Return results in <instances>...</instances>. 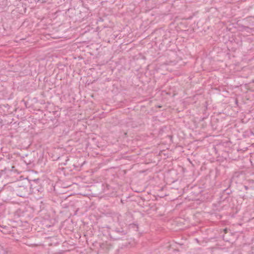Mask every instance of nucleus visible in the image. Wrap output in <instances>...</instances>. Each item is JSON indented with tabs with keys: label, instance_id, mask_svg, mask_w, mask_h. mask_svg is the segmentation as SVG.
Wrapping results in <instances>:
<instances>
[{
	"label": "nucleus",
	"instance_id": "9d476101",
	"mask_svg": "<svg viewBox=\"0 0 254 254\" xmlns=\"http://www.w3.org/2000/svg\"><path fill=\"white\" fill-rule=\"evenodd\" d=\"M22 159V161L27 165H29L31 163V161L30 160H29L28 161H27V160H25L23 159Z\"/></svg>",
	"mask_w": 254,
	"mask_h": 254
},
{
	"label": "nucleus",
	"instance_id": "f03ea898",
	"mask_svg": "<svg viewBox=\"0 0 254 254\" xmlns=\"http://www.w3.org/2000/svg\"><path fill=\"white\" fill-rule=\"evenodd\" d=\"M127 234V229L123 226L116 227L110 233V238L113 240H119L124 238Z\"/></svg>",
	"mask_w": 254,
	"mask_h": 254
},
{
	"label": "nucleus",
	"instance_id": "f8f14e48",
	"mask_svg": "<svg viewBox=\"0 0 254 254\" xmlns=\"http://www.w3.org/2000/svg\"><path fill=\"white\" fill-rule=\"evenodd\" d=\"M33 189H35L36 190H37L38 191H40L39 189L38 188H37V187L36 186H34V187L33 188Z\"/></svg>",
	"mask_w": 254,
	"mask_h": 254
},
{
	"label": "nucleus",
	"instance_id": "6e6552de",
	"mask_svg": "<svg viewBox=\"0 0 254 254\" xmlns=\"http://www.w3.org/2000/svg\"><path fill=\"white\" fill-rule=\"evenodd\" d=\"M12 188L10 186H7L5 188L2 190H1L2 192L5 193L8 191H12Z\"/></svg>",
	"mask_w": 254,
	"mask_h": 254
},
{
	"label": "nucleus",
	"instance_id": "4468645a",
	"mask_svg": "<svg viewBox=\"0 0 254 254\" xmlns=\"http://www.w3.org/2000/svg\"><path fill=\"white\" fill-rule=\"evenodd\" d=\"M73 166L74 167V168H75V169H77L78 167L77 166H75V165H73Z\"/></svg>",
	"mask_w": 254,
	"mask_h": 254
},
{
	"label": "nucleus",
	"instance_id": "9b49d317",
	"mask_svg": "<svg viewBox=\"0 0 254 254\" xmlns=\"http://www.w3.org/2000/svg\"><path fill=\"white\" fill-rule=\"evenodd\" d=\"M3 176V172L2 169L0 170V178Z\"/></svg>",
	"mask_w": 254,
	"mask_h": 254
},
{
	"label": "nucleus",
	"instance_id": "7ed1b4c3",
	"mask_svg": "<svg viewBox=\"0 0 254 254\" xmlns=\"http://www.w3.org/2000/svg\"><path fill=\"white\" fill-rule=\"evenodd\" d=\"M112 217L114 220L117 221L118 223V224L121 226L122 223L127 225V222L123 219V217L127 219L131 218L132 215L129 213H126L124 216H122L119 213H115L113 214Z\"/></svg>",
	"mask_w": 254,
	"mask_h": 254
},
{
	"label": "nucleus",
	"instance_id": "39448f33",
	"mask_svg": "<svg viewBox=\"0 0 254 254\" xmlns=\"http://www.w3.org/2000/svg\"><path fill=\"white\" fill-rule=\"evenodd\" d=\"M14 166H11L10 167H5L3 169H2L3 172V177L4 178H6L10 177L12 175V174L13 172V169L14 168Z\"/></svg>",
	"mask_w": 254,
	"mask_h": 254
},
{
	"label": "nucleus",
	"instance_id": "0eeeda50",
	"mask_svg": "<svg viewBox=\"0 0 254 254\" xmlns=\"http://www.w3.org/2000/svg\"><path fill=\"white\" fill-rule=\"evenodd\" d=\"M231 193H232V191L230 190H229L228 188L226 189L223 190V191L220 197H227V198L228 197H232L231 196H230V194Z\"/></svg>",
	"mask_w": 254,
	"mask_h": 254
},
{
	"label": "nucleus",
	"instance_id": "20e7f679",
	"mask_svg": "<svg viewBox=\"0 0 254 254\" xmlns=\"http://www.w3.org/2000/svg\"><path fill=\"white\" fill-rule=\"evenodd\" d=\"M52 115L49 117L51 121L53 123V126L57 127L58 125L57 118L60 117L61 115V111L59 110H55L52 112Z\"/></svg>",
	"mask_w": 254,
	"mask_h": 254
},
{
	"label": "nucleus",
	"instance_id": "2eb2a0df",
	"mask_svg": "<svg viewBox=\"0 0 254 254\" xmlns=\"http://www.w3.org/2000/svg\"><path fill=\"white\" fill-rule=\"evenodd\" d=\"M17 195L20 196V197H22V195H21V194H16Z\"/></svg>",
	"mask_w": 254,
	"mask_h": 254
},
{
	"label": "nucleus",
	"instance_id": "f257e3e1",
	"mask_svg": "<svg viewBox=\"0 0 254 254\" xmlns=\"http://www.w3.org/2000/svg\"><path fill=\"white\" fill-rule=\"evenodd\" d=\"M232 197H220L219 200L212 205V213L218 214L220 212L229 210L232 206L231 202Z\"/></svg>",
	"mask_w": 254,
	"mask_h": 254
},
{
	"label": "nucleus",
	"instance_id": "1a4fd4ad",
	"mask_svg": "<svg viewBox=\"0 0 254 254\" xmlns=\"http://www.w3.org/2000/svg\"><path fill=\"white\" fill-rule=\"evenodd\" d=\"M39 182H40V180H39V179L34 180V181H33V183H34V184H33H33H31V186L32 187L33 186H34V185L35 184H37L38 183H39Z\"/></svg>",
	"mask_w": 254,
	"mask_h": 254
},
{
	"label": "nucleus",
	"instance_id": "ddd939ff",
	"mask_svg": "<svg viewBox=\"0 0 254 254\" xmlns=\"http://www.w3.org/2000/svg\"><path fill=\"white\" fill-rule=\"evenodd\" d=\"M244 188H245V190H248L249 189V187L246 186H244Z\"/></svg>",
	"mask_w": 254,
	"mask_h": 254
},
{
	"label": "nucleus",
	"instance_id": "423d86ee",
	"mask_svg": "<svg viewBox=\"0 0 254 254\" xmlns=\"http://www.w3.org/2000/svg\"><path fill=\"white\" fill-rule=\"evenodd\" d=\"M13 231L12 228L10 226H1V232L5 235L11 234Z\"/></svg>",
	"mask_w": 254,
	"mask_h": 254
}]
</instances>
